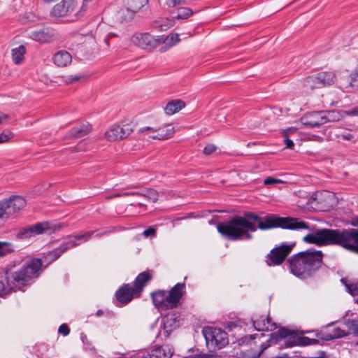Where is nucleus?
<instances>
[{
    "label": "nucleus",
    "mask_w": 358,
    "mask_h": 358,
    "mask_svg": "<svg viewBox=\"0 0 358 358\" xmlns=\"http://www.w3.org/2000/svg\"><path fill=\"white\" fill-rule=\"evenodd\" d=\"M276 227L289 230L308 229L312 233L303 238L304 242L317 245H336L358 254V229L354 228L314 230L308 222L299 218L281 217L275 215L262 218L253 213L234 216L227 222L217 224V231L230 241L250 240L252 238L250 232L256 231L257 228L266 230Z\"/></svg>",
    "instance_id": "1"
},
{
    "label": "nucleus",
    "mask_w": 358,
    "mask_h": 358,
    "mask_svg": "<svg viewBox=\"0 0 358 358\" xmlns=\"http://www.w3.org/2000/svg\"><path fill=\"white\" fill-rule=\"evenodd\" d=\"M42 271L40 259H32L17 269L7 270L0 275V297H5L12 291L21 290L37 278Z\"/></svg>",
    "instance_id": "2"
},
{
    "label": "nucleus",
    "mask_w": 358,
    "mask_h": 358,
    "mask_svg": "<svg viewBox=\"0 0 358 358\" xmlns=\"http://www.w3.org/2000/svg\"><path fill=\"white\" fill-rule=\"evenodd\" d=\"M322 257L321 251L312 249L295 254L288 259L290 272L301 279L310 278L321 267Z\"/></svg>",
    "instance_id": "3"
},
{
    "label": "nucleus",
    "mask_w": 358,
    "mask_h": 358,
    "mask_svg": "<svg viewBox=\"0 0 358 358\" xmlns=\"http://www.w3.org/2000/svg\"><path fill=\"white\" fill-rule=\"evenodd\" d=\"M185 292V283L178 282L169 291L158 289L150 296L155 307L159 311H166L177 308Z\"/></svg>",
    "instance_id": "4"
},
{
    "label": "nucleus",
    "mask_w": 358,
    "mask_h": 358,
    "mask_svg": "<svg viewBox=\"0 0 358 358\" xmlns=\"http://www.w3.org/2000/svg\"><path fill=\"white\" fill-rule=\"evenodd\" d=\"M61 228L60 224H55L48 222H43L20 228L16 236L20 239H27L39 234H51Z\"/></svg>",
    "instance_id": "5"
},
{
    "label": "nucleus",
    "mask_w": 358,
    "mask_h": 358,
    "mask_svg": "<svg viewBox=\"0 0 358 358\" xmlns=\"http://www.w3.org/2000/svg\"><path fill=\"white\" fill-rule=\"evenodd\" d=\"M272 336H278L284 339L283 345L286 348H292L296 345L308 346L317 345L319 341L315 338H310L306 336H299L296 333L285 328H280L275 334Z\"/></svg>",
    "instance_id": "6"
},
{
    "label": "nucleus",
    "mask_w": 358,
    "mask_h": 358,
    "mask_svg": "<svg viewBox=\"0 0 358 358\" xmlns=\"http://www.w3.org/2000/svg\"><path fill=\"white\" fill-rule=\"evenodd\" d=\"M203 334L208 347L213 350L221 349L229 343L227 334L220 328L205 327Z\"/></svg>",
    "instance_id": "7"
},
{
    "label": "nucleus",
    "mask_w": 358,
    "mask_h": 358,
    "mask_svg": "<svg viewBox=\"0 0 358 358\" xmlns=\"http://www.w3.org/2000/svg\"><path fill=\"white\" fill-rule=\"evenodd\" d=\"M94 234V231H88L82 234L71 235L69 236L70 238L68 241L62 243L60 246L52 251L48 252V255L51 258V261L57 259L64 252L69 249L77 247L80 243L77 241L87 242L91 239Z\"/></svg>",
    "instance_id": "8"
},
{
    "label": "nucleus",
    "mask_w": 358,
    "mask_h": 358,
    "mask_svg": "<svg viewBox=\"0 0 358 358\" xmlns=\"http://www.w3.org/2000/svg\"><path fill=\"white\" fill-rule=\"evenodd\" d=\"M180 319V314L177 311H171L164 315L162 318L157 339L163 341L169 338L171 332L179 327Z\"/></svg>",
    "instance_id": "9"
},
{
    "label": "nucleus",
    "mask_w": 358,
    "mask_h": 358,
    "mask_svg": "<svg viewBox=\"0 0 358 358\" xmlns=\"http://www.w3.org/2000/svg\"><path fill=\"white\" fill-rule=\"evenodd\" d=\"M294 245L295 243H283L272 249L266 257L267 265L270 266L280 265L292 252Z\"/></svg>",
    "instance_id": "10"
},
{
    "label": "nucleus",
    "mask_w": 358,
    "mask_h": 358,
    "mask_svg": "<svg viewBox=\"0 0 358 358\" xmlns=\"http://www.w3.org/2000/svg\"><path fill=\"white\" fill-rule=\"evenodd\" d=\"M136 45L145 50H152L162 44V36H153L149 33H136L131 37Z\"/></svg>",
    "instance_id": "11"
},
{
    "label": "nucleus",
    "mask_w": 358,
    "mask_h": 358,
    "mask_svg": "<svg viewBox=\"0 0 358 358\" xmlns=\"http://www.w3.org/2000/svg\"><path fill=\"white\" fill-rule=\"evenodd\" d=\"M29 38L40 43H50L57 41L59 36L54 29L45 27L30 31Z\"/></svg>",
    "instance_id": "12"
},
{
    "label": "nucleus",
    "mask_w": 358,
    "mask_h": 358,
    "mask_svg": "<svg viewBox=\"0 0 358 358\" xmlns=\"http://www.w3.org/2000/svg\"><path fill=\"white\" fill-rule=\"evenodd\" d=\"M173 348L169 345L155 346L150 350H143L136 354V358H171Z\"/></svg>",
    "instance_id": "13"
},
{
    "label": "nucleus",
    "mask_w": 358,
    "mask_h": 358,
    "mask_svg": "<svg viewBox=\"0 0 358 358\" xmlns=\"http://www.w3.org/2000/svg\"><path fill=\"white\" fill-rule=\"evenodd\" d=\"M149 132V137L157 140H166L171 138L175 134L174 127L171 125H164L158 127H142L139 129L140 133Z\"/></svg>",
    "instance_id": "14"
},
{
    "label": "nucleus",
    "mask_w": 358,
    "mask_h": 358,
    "mask_svg": "<svg viewBox=\"0 0 358 358\" xmlns=\"http://www.w3.org/2000/svg\"><path fill=\"white\" fill-rule=\"evenodd\" d=\"M133 131L131 124L113 125L106 134V138L110 141H115L129 136Z\"/></svg>",
    "instance_id": "15"
},
{
    "label": "nucleus",
    "mask_w": 358,
    "mask_h": 358,
    "mask_svg": "<svg viewBox=\"0 0 358 358\" xmlns=\"http://www.w3.org/2000/svg\"><path fill=\"white\" fill-rule=\"evenodd\" d=\"M1 203L6 220L9 216L22 209L26 204L25 200L19 196H13L9 199L3 201Z\"/></svg>",
    "instance_id": "16"
},
{
    "label": "nucleus",
    "mask_w": 358,
    "mask_h": 358,
    "mask_svg": "<svg viewBox=\"0 0 358 358\" xmlns=\"http://www.w3.org/2000/svg\"><path fill=\"white\" fill-rule=\"evenodd\" d=\"M76 8V0H62L52 8L51 15L57 18L66 17L73 13Z\"/></svg>",
    "instance_id": "17"
},
{
    "label": "nucleus",
    "mask_w": 358,
    "mask_h": 358,
    "mask_svg": "<svg viewBox=\"0 0 358 358\" xmlns=\"http://www.w3.org/2000/svg\"><path fill=\"white\" fill-rule=\"evenodd\" d=\"M136 296V291L129 284H124L116 291L115 297L120 306L129 303Z\"/></svg>",
    "instance_id": "18"
},
{
    "label": "nucleus",
    "mask_w": 358,
    "mask_h": 358,
    "mask_svg": "<svg viewBox=\"0 0 358 358\" xmlns=\"http://www.w3.org/2000/svg\"><path fill=\"white\" fill-rule=\"evenodd\" d=\"M255 329L259 331H271L276 329V324L271 322L270 319L265 315L258 316L254 315L251 318Z\"/></svg>",
    "instance_id": "19"
},
{
    "label": "nucleus",
    "mask_w": 358,
    "mask_h": 358,
    "mask_svg": "<svg viewBox=\"0 0 358 358\" xmlns=\"http://www.w3.org/2000/svg\"><path fill=\"white\" fill-rule=\"evenodd\" d=\"M323 114L322 110L309 113L302 117V122L304 125L310 127H319L324 124Z\"/></svg>",
    "instance_id": "20"
},
{
    "label": "nucleus",
    "mask_w": 358,
    "mask_h": 358,
    "mask_svg": "<svg viewBox=\"0 0 358 358\" xmlns=\"http://www.w3.org/2000/svg\"><path fill=\"white\" fill-rule=\"evenodd\" d=\"M152 278V274L148 271L142 272L138 275L134 280V285L133 286L134 289L136 291V297L140 296L146 283L148 282Z\"/></svg>",
    "instance_id": "21"
},
{
    "label": "nucleus",
    "mask_w": 358,
    "mask_h": 358,
    "mask_svg": "<svg viewBox=\"0 0 358 358\" xmlns=\"http://www.w3.org/2000/svg\"><path fill=\"white\" fill-rule=\"evenodd\" d=\"M52 60L57 66L64 67L71 62L72 57L67 51L60 50L54 55Z\"/></svg>",
    "instance_id": "22"
},
{
    "label": "nucleus",
    "mask_w": 358,
    "mask_h": 358,
    "mask_svg": "<svg viewBox=\"0 0 358 358\" xmlns=\"http://www.w3.org/2000/svg\"><path fill=\"white\" fill-rule=\"evenodd\" d=\"M129 195H139L146 198L148 201L156 202L158 200V193L156 190L148 189L141 191V192H124L121 194L115 195V196H129Z\"/></svg>",
    "instance_id": "23"
},
{
    "label": "nucleus",
    "mask_w": 358,
    "mask_h": 358,
    "mask_svg": "<svg viewBox=\"0 0 358 358\" xmlns=\"http://www.w3.org/2000/svg\"><path fill=\"white\" fill-rule=\"evenodd\" d=\"M185 103L180 99H174L167 103L164 107V112L166 115H171L178 113L185 107Z\"/></svg>",
    "instance_id": "24"
},
{
    "label": "nucleus",
    "mask_w": 358,
    "mask_h": 358,
    "mask_svg": "<svg viewBox=\"0 0 358 358\" xmlns=\"http://www.w3.org/2000/svg\"><path fill=\"white\" fill-rule=\"evenodd\" d=\"M92 130V127L89 123L82 124L73 127L69 132L70 137L81 138L88 134Z\"/></svg>",
    "instance_id": "25"
},
{
    "label": "nucleus",
    "mask_w": 358,
    "mask_h": 358,
    "mask_svg": "<svg viewBox=\"0 0 358 358\" xmlns=\"http://www.w3.org/2000/svg\"><path fill=\"white\" fill-rule=\"evenodd\" d=\"M26 53V48L23 45H20L17 48L12 50V59L15 64H20L24 59Z\"/></svg>",
    "instance_id": "26"
},
{
    "label": "nucleus",
    "mask_w": 358,
    "mask_h": 358,
    "mask_svg": "<svg viewBox=\"0 0 358 358\" xmlns=\"http://www.w3.org/2000/svg\"><path fill=\"white\" fill-rule=\"evenodd\" d=\"M147 3V0H124L127 9L133 13H137Z\"/></svg>",
    "instance_id": "27"
},
{
    "label": "nucleus",
    "mask_w": 358,
    "mask_h": 358,
    "mask_svg": "<svg viewBox=\"0 0 358 358\" xmlns=\"http://www.w3.org/2000/svg\"><path fill=\"white\" fill-rule=\"evenodd\" d=\"M317 75L322 87L334 83L335 75L332 72H320Z\"/></svg>",
    "instance_id": "28"
},
{
    "label": "nucleus",
    "mask_w": 358,
    "mask_h": 358,
    "mask_svg": "<svg viewBox=\"0 0 358 358\" xmlns=\"http://www.w3.org/2000/svg\"><path fill=\"white\" fill-rule=\"evenodd\" d=\"M321 85L322 84L320 82V78H318L317 74L307 77L304 80L303 83L304 87L310 90L321 88L322 87Z\"/></svg>",
    "instance_id": "29"
},
{
    "label": "nucleus",
    "mask_w": 358,
    "mask_h": 358,
    "mask_svg": "<svg viewBox=\"0 0 358 358\" xmlns=\"http://www.w3.org/2000/svg\"><path fill=\"white\" fill-rule=\"evenodd\" d=\"M180 41L178 34H171L166 38L162 36V44L164 45V48L162 47L161 50L165 51L167 48H169L176 44Z\"/></svg>",
    "instance_id": "30"
},
{
    "label": "nucleus",
    "mask_w": 358,
    "mask_h": 358,
    "mask_svg": "<svg viewBox=\"0 0 358 358\" xmlns=\"http://www.w3.org/2000/svg\"><path fill=\"white\" fill-rule=\"evenodd\" d=\"M324 115H323L324 117V124L328 122H335L338 121L340 119V114L336 111V110H322Z\"/></svg>",
    "instance_id": "31"
},
{
    "label": "nucleus",
    "mask_w": 358,
    "mask_h": 358,
    "mask_svg": "<svg viewBox=\"0 0 358 358\" xmlns=\"http://www.w3.org/2000/svg\"><path fill=\"white\" fill-rule=\"evenodd\" d=\"M193 14V11L189 8L180 7L177 9V14L174 16L177 19H187Z\"/></svg>",
    "instance_id": "32"
},
{
    "label": "nucleus",
    "mask_w": 358,
    "mask_h": 358,
    "mask_svg": "<svg viewBox=\"0 0 358 358\" xmlns=\"http://www.w3.org/2000/svg\"><path fill=\"white\" fill-rule=\"evenodd\" d=\"M344 324L348 329L351 331L352 334L355 336L358 335V320L354 319H345Z\"/></svg>",
    "instance_id": "33"
},
{
    "label": "nucleus",
    "mask_w": 358,
    "mask_h": 358,
    "mask_svg": "<svg viewBox=\"0 0 358 358\" xmlns=\"http://www.w3.org/2000/svg\"><path fill=\"white\" fill-rule=\"evenodd\" d=\"M347 335L348 333H346L345 331L336 328L334 329L332 334L327 336L326 340L329 341L334 338H342Z\"/></svg>",
    "instance_id": "34"
},
{
    "label": "nucleus",
    "mask_w": 358,
    "mask_h": 358,
    "mask_svg": "<svg viewBox=\"0 0 358 358\" xmlns=\"http://www.w3.org/2000/svg\"><path fill=\"white\" fill-rule=\"evenodd\" d=\"M13 251L11 243L0 241V257Z\"/></svg>",
    "instance_id": "35"
},
{
    "label": "nucleus",
    "mask_w": 358,
    "mask_h": 358,
    "mask_svg": "<svg viewBox=\"0 0 358 358\" xmlns=\"http://www.w3.org/2000/svg\"><path fill=\"white\" fill-rule=\"evenodd\" d=\"M173 25V20L170 19L164 20V23L156 22L155 27L161 31H166Z\"/></svg>",
    "instance_id": "36"
},
{
    "label": "nucleus",
    "mask_w": 358,
    "mask_h": 358,
    "mask_svg": "<svg viewBox=\"0 0 358 358\" xmlns=\"http://www.w3.org/2000/svg\"><path fill=\"white\" fill-rule=\"evenodd\" d=\"M282 182V180L272 177H268L264 181V184L266 185H275Z\"/></svg>",
    "instance_id": "37"
},
{
    "label": "nucleus",
    "mask_w": 358,
    "mask_h": 358,
    "mask_svg": "<svg viewBox=\"0 0 358 358\" xmlns=\"http://www.w3.org/2000/svg\"><path fill=\"white\" fill-rule=\"evenodd\" d=\"M13 134L9 131H4L0 134V143L7 142L11 137Z\"/></svg>",
    "instance_id": "38"
},
{
    "label": "nucleus",
    "mask_w": 358,
    "mask_h": 358,
    "mask_svg": "<svg viewBox=\"0 0 358 358\" xmlns=\"http://www.w3.org/2000/svg\"><path fill=\"white\" fill-rule=\"evenodd\" d=\"M143 235L146 238L155 237L156 236V229L154 227H150L143 231Z\"/></svg>",
    "instance_id": "39"
},
{
    "label": "nucleus",
    "mask_w": 358,
    "mask_h": 358,
    "mask_svg": "<svg viewBox=\"0 0 358 358\" xmlns=\"http://www.w3.org/2000/svg\"><path fill=\"white\" fill-rule=\"evenodd\" d=\"M217 147L213 144H208L203 148V152L206 155H210V154L215 152Z\"/></svg>",
    "instance_id": "40"
},
{
    "label": "nucleus",
    "mask_w": 358,
    "mask_h": 358,
    "mask_svg": "<svg viewBox=\"0 0 358 358\" xmlns=\"http://www.w3.org/2000/svg\"><path fill=\"white\" fill-rule=\"evenodd\" d=\"M25 17L28 22H36L40 20V17L32 12L26 13Z\"/></svg>",
    "instance_id": "41"
},
{
    "label": "nucleus",
    "mask_w": 358,
    "mask_h": 358,
    "mask_svg": "<svg viewBox=\"0 0 358 358\" xmlns=\"http://www.w3.org/2000/svg\"><path fill=\"white\" fill-rule=\"evenodd\" d=\"M350 85L352 87H358V69L351 74Z\"/></svg>",
    "instance_id": "42"
},
{
    "label": "nucleus",
    "mask_w": 358,
    "mask_h": 358,
    "mask_svg": "<svg viewBox=\"0 0 358 358\" xmlns=\"http://www.w3.org/2000/svg\"><path fill=\"white\" fill-rule=\"evenodd\" d=\"M58 332L64 336H68L70 333V329L66 324H62L58 329Z\"/></svg>",
    "instance_id": "43"
},
{
    "label": "nucleus",
    "mask_w": 358,
    "mask_h": 358,
    "mask_svg": "<svg viewBox=\"0 0 358 358\" xmlns=\"http://www.w3.org/2000/svg\"><path fill=\"white\" fill-rule=\"evenodd\" d=\"M297 131L296 128L295 127H289L286 129L282 130V136H289L290 137L292 135L295 134Z\"/></svg>",
    "instance_id": "44"
},
{
    "label": "nucleus",
    "mask_w": 358,
    "mask_h": 358,
    "mask_svg": "<svg viewBox=\"0 0 358 358\" xmlns=\"http://www.w3.org/2000/svg\"><path fill=\"white\" fill-rule=\"evenodd\" d=\"M284 142L286 145V148L289 149H293L294 146V143L292 139L289 138V136H283Z\"/></svg>",
    "instance_id": "45"
},
{
    "label": "nucleus",
    "mask_w": 358,
    "mask_h": 358,
    "mask_svg": "<svg viewBox=\"0 0 358 358\" xmlns=\"http://www.w3.org/2000/svg\"><path fill=\"white\" fill-rule=\"evenodd\" d=\"M115 231V229L114 228H112L109 230H105V231H99V232H96V231H94V234L93 236H95V237H101L103 236H105L109 233H111V232H113Z\"/></svg>",
    "instance_id": "46"
},
{
    "label": "nucleus",
    "mask_w": 358,
    "mask_h": 358,
    "mask_svg": "<svg viewBox=\"0 0 358 358\" xmlns=\"http://www.w3.org/2000/svg\"><path fill=\"white\" fill-rule=\"evenodd\" d=\"M6 220V215L3 213V209L0 202V225L3 224Z\"/></svg>",
    "instance_id": "47"
},
{
    "label": "nucleus",
    "mask_w": 358,
    "mask_h": 358,
    "mask_svg": "<svg viewBox=\"0 0 358 358\" xmlns=\"http://www.w3.org/2000/svg\"><path fill=\"white\" fill-rule=\"evenodd\" d=\"M81 76H70L66 78V82L69 83L76 82L79 80L81 78Z\"/></svg>",
    "instance_id": "48"
},
{
    "label": "nucleus",
    "mask_w": 358,
    "mask_h": 358,
    "mask_svg": "<svg viewBox=\"0 0 358 358\" xmlns=\"http://www.w3.org/2000/svg\"><path fill=\"white\" fill-rule=\"evenodd\" d=\"M341 136L343 140L348 141H350L353 138V135L349 132L342 134Z\"/></svg>",
    "instance_id": "49"
},
{
    "label": "nucleus",
    "mask_w": 358,
    "mask_h": 358,
    "mask_svg": "<svg viewBox=\"0 0 358 358\" xmlns=\"http://www.w3.org/2000/svg\"><path fill=\"white\" fill-rule=\"evenodd\" d=\"M349 115H356L358 116V107L355 108L348 112Z\"/></svg>",
    "instance_id": "50"
},
{
    "label": "nucleus",
    "mask_w": 358,
    "mask_h": 358,
    "mask_svg": "<svg viewBox=\"0 0 358 358\" xmlns=\"http://www.w3.org/2000/svg\"><path fill=\"white\" fill-rule=\"evenodd\" d=\"M8 118V115L6 114H3L0 112V124L3 123L5 120Z\"/></svg>",
    "instance_id": "51"
},
{
    "label": "nucleus",
    "mask_w": 358,
    "mask_h": 358,
    "mask_svg": "<svg viewBox=\"0 0 358 358\" xmlns=\"http://www.w3.org/2000/svg\"><path fill=\"white\" fill-rule=\"evenodd\" d=\"M185 1L186 0H171V2L173 4V6H176L177 5L184 3Z\"/></svg>",
    "instance_id": "52"
},
{
    "label": "nucleus",
    "mask_w": 358,
    "mask_h": 358,
    "mask_svg": "<svg viewBox=\"0 0 358 358\" xmlns=\"http://www.w3.org/2000/svg\"><path fill=\"white\" fill-rule=\"evenodd\" d=\"M351 225H352L354 227L358 226V218L352 221Z\"/></svg>",
    "instance_id": "53"
},
{
    "label": "nucleus",
    "mask_w": 358,
    "mask_h": 358,
    "mask_svg": "<svg viewBox=\"0 0 358 358\" xmlns=\"http://www.w3.org/2000/svg\"><path fill=\"white\" fill-rule=\"evenodd\" d=\"M103 314V312L102 310H98L96 313V315L98 317L101 316Z\"/></svg>",
    "instance_id": "54"
},
{
    "label": "nucleus",
    "mask_w": 358,
    "mask_h": 358,
    "mask_svg": "<svg viewBox=\"0 0 358 358\" xmlns=\"http://www.w3.org/2000/svg\"><path fill=\"white\" fill-rule=\"evenodd\" d=\"M81 338H82L83 342L85 343V341L87 340V336L82 334Z\"/></svg>",
    "instance_id": "55"
},
{
    "label": "nucleus",
    "mask_w": 358,
    "mask_h": 358,
    "mask_svg": "<svg viewBox=\"0 0 358 358\" xmlns=\"http://www.w3.org/2000/svg\"><path fill=\"white\" fill-rule=\"evenodd\" d=\"M357 345H358V342L357 343Z\"/></svg>",
    "instance_id": "56"
}]
</instances>
